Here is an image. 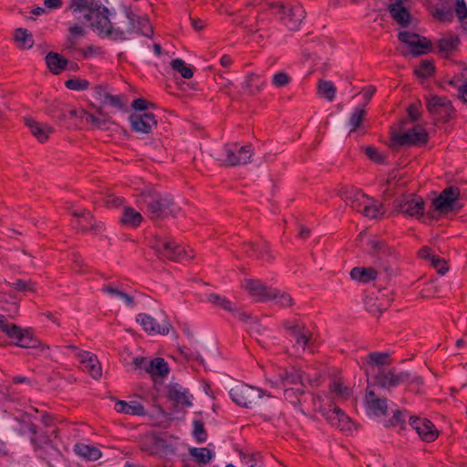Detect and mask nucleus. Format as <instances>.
Listing matches in <instances>:
<instances>
[{"mask_svg":"<svg viewBox=\"0 0 467 467\" xmlns=\"http://www.w3.org/2000/svg\"><path fill=\"white\" fill-rule=\"evenodd\" d=\"M9 286L11 288H13L14 290H16L19 292H27V291H34L35 283L26 281L24 279H16L15 282L10 283Z\"/></svg>","mask_w":467,"mask_h":467,"instance_id":"49","label":"nucleus"},{"mask_svg":"<svg viewBox=\"0 0 467 467\" xmlns=\"http://www.w3.org/2000/svg\"><path fill=\"white\" fill-rule=\"evenodd\" d=\"M364 151L368 158L372 161L379 164H382L385 162V157L378 150L377 148L373 146H367L364 149Z\"/></svg>","mask_w":467,"mask_h":467,"instance_id":"53","label":"nucleus"},{"mask_svg":"<svg viewBox=\"0 0 467 467\" xmlns=\"http://www.w3.org/2000/svg\"><path fill=\"white\" fill-rule=\"evenodd\" d=\"M339 196L343 199L347 204L351 206L352 202H357V199H367V201H370L368 196L363 193L361 191L357 189H341L339 192Z\"/></svg>","mask_w":467,"mask_h":467,"instance_id":"38","label":"nucleus"},{"mask_svg":"<svg viewBox=\"0 0 467 467\" xmlns=\"http://www.w3.org/2000/svg\"><path fill=\"white\" fill-rule=\"evenodd\" d=\"M428 140L429 134L426 130L417 125L404 132H392L390 148L396 150L400 146L422 147Z\"/></svg>","mask_w":467,"mask_h":467,"instance_id":"8","label":"nucleus"},{"mask_svg":"<svg viewBox=\"0 0 467 467\" xmlns=\"http://www.w3.org/2000/svg\"><path fill=\"white\" fill-rule=\"evenodd\" d=\"M323 417L329 424L341 430L345 428V424L349 420L344 411L334 404H329L328 409L324 410Z\"/></svg>","mask_w":467,"mask_h":467,"instance_id":"22","label":"nucleus"},{"mask_svg":"<svg viewBox=\"0 0 467 467\" xmlns=\"http://www.w3.org/2000/svg\"><path fill=\"white\" fill-rule=\"evenodd\" d=\"M420 106H421V103L420 101H418L416 103L410 104L408 107L407 112H408L409 119L410 121L414 122V121H417L420 119Z\"/></svg>","mask_w":467,"mask_h":467,"instance_id":"58","label":"nucleus"},{"mask_svg":"<svg viewBox=\"0 0 467 467\" xmlns=\"http://www.w3.org/2000/svg\"><path fill=\"white\" fill-rule=\"evenodd\" d=\"M398 38L400 42L411 47L410 53L414 57L432 51L431 42L425 36H421L416 33L401 31L399 33Z\"/></svg>","mask_w":467,"mask_h":467,"instance_id":"12","label":"nucleus"},{"mask_svg":"<svg viewBox=\"0 0 467 467\" xmlns=\"http://www.w3.org/2000/svg\"><path fill=\"white\" fill-rule=\"evenodd\" d=\"M381 269L379 271L373 267H354L350 271V276L354 280H358L362 283H368L369 281L375 280L378 275L384 277V274H380Z\"/></svg>","mask_w":467,"mask_h":467,"instance_id":"27","label":"nucleus"},{"mask_svg":"<svg viewBox=\"0 0 467 467\" xmlns=\"http://www.w3.org/2000/svg\"><path fill=\"white\" fill-rule=\"evenodd\" d=\"M389 11L392 18L403 27H407L410 23L411 16L410 12L402 5V0H397L396 3L389 5Z\"/></svg>","mask_w":467,"mask_h":467,"instance_id":"25","label":"nucleus"},{"mask_svg":"<svg viewBox=\"0 0 467 467\" xmlns=\"http://www.w3.org/2000/svg\"><path fill=\"white\" fill-rule=\"evenodd\" d=\"M435 71L433 62L431 60H422L418 67L414 68V74L420 78H426L431 77Z\"/></svg>","mask_w":467,"mask_h":467,"instance_id":"41","label":"nucleus"},{"mask_svg":"<svg viewBox=\"0 0 467 467\" xmlns=\"http://www.w3.org/2000/svg\"><path fill=\"white\" fill-rule=\"evenodd\" d=\"M191 397L189 395L188 390H181L180 389H177L176 387H173L169 390L168 398L172 400L176 404H182L186 407H192V402L191 401Z\"/></svg>","mask_w":467,"mask_h":467,"instance_id":"33","label":"nucleus"},{"mask_svg":"<svg viewBox=\"0 0 467 467\" xmlns=\"http://www.w3.org/2000/svg\"><path fill=\"white\" fill-rule=\"evenodd\" d=\"M25 123L40 142L47 140L49 134L54 131V129L47 124L40 123L29 117L25 118Z\"/></svg>","mask_w":467,"mask_h":467,"instance_id":"24","label":"nucleus"},{"mask_svg":"<svg viewBox=\"0 0 467 467\" xmlns=\"http://www.w3.org/2000/svg\"><path fill=\"white\" fill-rule=\"evenodd\" d=\"M87 113L84 110H77L75 109H63L57 115H54L55 118L65 119H73V118H80L82 119L83 116Z\"/></svg>","mask_w":467,"mask_h":467,"instance_id":"50","label":"nucleus"},{"mask_svg":"<svg viewBox=\"0 0 467 467\" xmlns=\"http://www.w3.org/2000/svg\"><path fill=\"white\" fill-rule=\"evenodd\" d=\"M329 389L332 392H335L338 397L343 398V399H348L352 394L351 389L345 386L343 384V382L341 381V379H334L330 383Z\"/></svg>","mask_w":467,"mask_h":467,"instance_id":"44","label":"nucleus"},{"mask_svg":"<svg viewBox=\"0 0 467 467\" xmlns=\"http://www.w3.org/2000/svg\"><path fill=\"white\" fill-rule=\"evenodd\" d=\"M455 13L460 22L467 18V6L464 0H456Z\"/></svg>","mask_w":467,"mask_h":467,"instance_id":"62","label":"nucleus"},{"mask_svg":"<svg viewBox=\"0 0 467 467\" xmlns=\"http://www.w3.org/2000/svg\"><path fill=\"white\" fill-rule=\"evenodd\" d=\"M284 326L295 338L296 346L297 348L305 350L306 348L311 347L313 333L307 330L305 326L297 323L291 324L289 321L285 322Z\"/></svg>","mask_w":467,"mask_h":467,"instance_id":"16","label":"nucleus"},{"mask_svg":"<svg viewBox=\"0 0 467 467\" xmlns=\"http://www.w3.org/2000/svg\"><path fill=\"white\" fill-rule=\"evenodd\" d=\"M368 244L371 253L378 258L376 264L377 267L382 270L380 274H384V279L389 280L395 274L394 265L396 258L394 256V249L379 240H370Z\"/></svg>","mask_w":467,"mask_h":467,"instance_id":"7","label":"nucleus"},{"mask_svg":"<svg viewBox=\"0 0 467 467\" xmlns=\"http://www.w3.org/2000/svg\"><path fill=\"white\" fill-rule=\"evenodd\" d=\"M365 403L368 410L375 416L381 417L387 412V399L378 398L376 393L368 387L365 394Z\"/></svg>","mask_w":467,"mask_h":467,"instance_id":"21","label":"nucleus"},{"mask_svg":"<svg viewBox=\"0 0 467 467\" xmlns=\"http://www.w3.org/2000/svg\"><path fill=\"white\" fill-rule=\"evenodd\" d=\"M409 423L416 431L420 438L426 442L433 441L438 437L439 432L435 425L426 418L411 416Z\"/></svg>","mask_w":467,"mask_h":467,"instance_id":"14","label":"nucleus"},{"mask_svg":"<svg viewBox=\"0 0 467 467\" xmlns=\"http://www.w3.org/2000/svg\"><path fill=\"white\" fill-rule=\"evenodd\" d=\"M189 453L199 464H207L214 455V453L206 447L191 448Z\"/></svg>","mask_w":467,"mask_h":467,"instance_id":"36","label":"nucleus"},{"mask_svg":"<svg viewBox=\"0 0 467 467\" xmlns=\"http://www.w3.org/2000/svg\"><path fill=\"white\" fill-rule=\"evenodd\" d=\"M136 203L150 220L175 217L181 210L171 194L152 187H145L137 195Z\"/></svg>","mask_w":467,"mask_h":467,"instance_id":"2","label":"nucleus"},{"mask_svg":"<svg viewBox=\"0 0 467 467\" xmlns=\"http://www.w3.org/2000/svg\"><path fill=\"white\" fill-rule=\"evenodd\" d=\"M65 86L72 90H86L89 87V82L86 79L70 78L65 82Z\"/></svg>","mask_w":467,"mask_h":467,"instance_id":"52","label":"nucleus"},{"mask_svg":"<svg viewBox=\"0 0 467 467\" xmlns=\"http://www.w3.org/2000/svg\"><path fill=\"white\" fill-rule=\"evenodd\" d=\"M150 103L142 99L139 98L132 101L131 107L135 109V112H147Z\"/></svg>","mask_w":467,"mask_h":467,"instance_id":"63","label":"nucleus"},{"mask_svg":"<svg viewBox=\"0 0 467 467\" xmlns=\"http://www.w3.org/2000/svg\"><path fill=\"white\" fill-rule=\"evenodd\" d=\"M273 293L276 294V296L271 297V299H275L276 304H278L282 307H289L292 306L294 303V299L287 293H280V291L276 289H273Z\"/></svg>","mask_w":467,"mask_h":467,"instance_id":"48","label":"nucleus"},{"mask_svg":"<svg viewBox=\"0 0 467 467\" xmlns=\"http://www.w3.org/2000/svg\"><path fill=\"white\" fill-rule=\"evenodd\" d=\"M114 409L119 413H125L129 415L142 416L146 414L144 406L136 400L130 402L124 400H118L115 403Z\"/></svg>","mask_w":467,"mask_h":467,"instance_id":"26","label":"nucleus"},{"mask_svg":"<svg viewBox=\"0 0 467 467\" xmlns=\"http://www.w3.org/2000/svg\"><path fill=\"white\" fill-rule=\"evenodd\" d=\"M30 441H31V443L36 448H42L50 442V439L46 433H40V434L36 433V435H31Z\"/></svg>","mask_w":467,"mask_h":467,"instance_id":"57","label":"nucleus"},{"mask_svg":"<svg viewBox=\"0 0 467 467\" xmlns=\"http://www.w3.org/2000/svg\"><path fill=\"white\" fill-rule=\"evenodd\" d=\"M410 379V373L407 371H401L396 373L394 370H382L375 376V381L380 388H395L405 382H409Z\"/></svg>","mask_w":467,"mask_h":467,"instance_id":"15","label":"nucleus"},{"mask_svg":"<svg viewBox=\"0 0 467 467\" xmlns=\"http://www.w3.org/2000/svg\"><path fill=\"white\" fill-rule=\"evenodd\" d=\"M382 205H376L370 203L369 201H367V202L363 206L362 213L370 219H377L379 214H382L383 212L381 211Z\"/></svg>","mask_w":467,"mask_h":467,"instance_id":"47","label":"nucleus"},{"mask_svg":"<svg viewBox=\"0 0 467 467\" xmlns=\"http://www.w3.org/2000/svg\"><path fill=\"white\" fill-rule=\"evenodd\" d=\"M317 92L321 97L325 98L328 101H333L337 88L331 81L321 79L317 84Z\"/></svg>","mask_w":467,"mask_h":467,"instance_id":"37","label":"nucleus"},{"mask_svg":"<svg viewBox=\"0 0 467 467\" xmlns=\"http://www.w3.org/2000/svg\"><path fill=\"white\" fill-rule=\"evenodd\" d=\"M270 9L289 30H297L306 16V11L298 3H271Z\"/></svg>","mask_w":467,"mask_h":467,"instance_id":"4","label":"nucleus"},{"mask_svg":"<svg viewBox=\"0 0 467 467\" xmlns=\"http://www.w3.org/2000/svg\"><path fill=\"white\" fill-rule=\"evenodd\" d=\"M129 120L131 131L135 133L149 134L157 126V119L151 112H133Z\"/></svg>","mask_w":467,"mask_h":467,"instance_id":"13","label":"nucleus"},{"mask_svg":"<svg viewBox=\"0 0 467 467\" xmlns=\"http://www.w3.org/2000/svg\"><path fill=\"white\" fill-rule=\"evenodd\" d=\"M258 456L259 455L256 453H241V460L245 465H247V467H260L257 464Z\"/></svg>","mask_w":467,"mask_h":467,"instance_id":"61","label":"nucleus"},{"mask_svg":"<svg viewBox=\"0 0 467 467\" xmlns=\"http://www.w3.org/2000/svg\"><path fill=\"white\" fill-rule=\"evenodd\" d=\"M229 394L236 405L249 409L257 403V400L264 396L265 392L261 389L239 383L230 389Z\"/></svg>","mask_w":467,"mask_h":467,"instance_id":"10","label":"nucleus"},{"mask_svg":"<svg viewBox=\"0 0 467 467\" xmlns=\"http://www.w3.org/2000/svg\"><path fill=\"white\" fill-rule=\"evenodd\" d=\"M460 38L455 35H448L440 38L437 42L439 52H451L458 48Z\"/></svg>","mask_w":467,"mask_h":467,"instance_id":"34","label":"nucleus"},{"mask_svg":"<svg viewBox=\"0 0 467 467\" xmlns=\"http://www.w3.org/2000/svg\"><path fill=\"white\" fill-rule=\"evenodd\" d=\"M224 157L221 159L225 166L234 167L251 162L252 145L239 146L237 142L226 143L223 149Z\"/></svg>","mask_w":467,"mask_h":467,"instance_id":"9","label":"nucleus"},{"mask_svg":"<svg viewBox=\"0 0 467 467\" xmlns=\"http://www.w3.org/2000/svg\"><path fill=\"white\" fill-rule=\"evenodd\" d=\"M142 219L140 213L135 211L132 207H125L120 218V223L123 225L136 228L140 224Z\"/></svg>","mask_w":467,"mask_h":467,"instance_id":"32","label":"nucleus"},{"mask_svg":"<svg viewBox=\"0 0 467 467\" xmlns=\"http://www.w3.org/2000/svg\"><path fill=\"white\" fill-rule=\"evenodd\" d=\"M366 110L363 108H357L352 112L348 124L351 127L350 132L356 131L358 128L361 127V124L365 119Z\"/></svg>","mask_w":467,"mask_h":467,"instance_id":"42","label":"nucleus"},{"mask_svg":"<svg viewBox=\"0 0 467 467\" xmlns=\"http://www.w3.org/2000/svg\"><path fill=\"white\" fill-rule=\"evenodd\" d=\"M16 427L15 430L19 435L36 434V426L33 423L28 414H24L21 418L16 419Z\"/></svg>","mask_w":467,"mask_h":467,"instance_id":"30","label":"nucleus"},{"mask_svg":"<svg viewBox=\"0 0 467 467\" xmlns=\"http://www.w3.org/2000/svg\"><path fill=\"white\" fill-rule=\"evenodd\" d=\"M173 70L179 72L182 78H191L193 76V70L191 67L187 66L186 63L181 58L172 59L171 62Z\"/></svg>","mask_w":467,"mask_h":467,"instance_id":"40","label":"nucleus"},{"mask_svg":"<svg viewBox=\"0 0 467 467\" xmlns=\"http://www.w3.org/2000/svg\"><path fill=\"white\" fill-rule=\"evenodd\" d=\"M85 116L87 122H90L95 128L98 129H104L105 125L108 123L107 119L98 118L91 113L87 112L85 113Z\"/></svg>","mask_w":467,"mask_h":467,"instance_id":"59","label":"nucleus"},{"mask_svg":"<svg viewBox=\"0 0 467 467\" xmlns=\"http://www.w3.org/2000/svg\"><path fill=\"white\" fill-rule=\"evenodd\" d=\"M265 84L266 82L263 76L250 73L243 82L242 88L248 95L254 96L264 89Z\"/></svg>","mask_w":467,"mask_h":467,"instance_id":"23","label":"nucleus"},{"mask_svg":"<svg viewBox=\"0 0 467 467\" xmlns=\"http://www.w3.org/2000/svg\"><path fill=\"white\" fill-rule=\"evenodd\" d=\"M426 107L433 117L443 122L449 121L455 113L451 101L444 97L433 96L427 99Z\"/></svg>","mask_w":467,"mask_h":467,"instance_id":"11","label":"nucleus"},{"mask_svg":"<svg viewBox=\"0 0 467 467\" xmlns=\"http://www.w3.org/2000/svg\"><path fill=\"white\" fill-rule=\"evenodd\" d=\"M69 9L73 13L87 12L84 18L91 22V26L99 31V35L113 41H124L126 34H140L151 37L153 29L147 18L135 14L130 7H125L123 12L129 21L126 31L119 27L114 28L108 14L109 9L97 0H70Z\"/></svg>","mask_w":467,"mask_h":467,"instance_id":"1","label":"nucleus"},{"mask_svg":"<svg viewBox=\"0 0 467 467\" xmlns=\"http://www.w3.org/2000/svg\"><path fill=\"white\" fill-rule=\"evenodd\" d=\"M149 361L146 358L137 357L133 358L132 364L134 365L136 369H144L146 371V368L148 367Z\"/></svg>","mask_w":467,"mask_h":467,"instance_id":"64","label":"nucleus"},{"mask_svg":"<svg viewBox=\"0 0 467 467\" xmlns=\"http://www.w3.org/2000/svg\"><path fill=\"white\" fill-rule=\"evenodd\" d=\"M281 382L284 386L290 384H302V373L293 368L292 371H285L279 375Z\"/></svg>","mask_w":467,"mask_h":467,"instance_id":"43","label":"nucleus"},{"mask_svg":"<svg viewBox=\"0 0 467 467\" xmlns=\"http://www.w3.org/2000/svg\"><path fill=\"white\" fill-rule=\"evenodd\" d=\"M101 291L103 293L109 294L112 296H117L118 298L124 301V303L128 306L133 307L135 306V300L134 297L127 293H125L122 290L118 289L117 287L113 286L112 285H106L101 288Z\"/></svg>","mask_w":467,"mask_h":467,"instance_id":"35","label":"nucleus"},{"mask_svg":"<svg viewBox=\"0 0 467 467\" xmlns=\"http://www.w3.org/2000/svg\"><path fill=\"white\" fill-rule=\"evenodd\" d=\"M431 265L437 269L439 274L444 275L448 271L445 260L440 258L439 256H431Z\"/></svg>","mask_w":467,"mask_h":467,"instance_id":"60","label":"nucleus"},{"mask_svg":"<svg viewBox=\"0 0 467 467\" xmlns=\"http://www.w3.org/2000/svg\"><path fill=\"white\" fill-rule=\"evenodd\" d=\"M150 247L153 249L161 259L171 261L190 260L192 255H188L184 247L178 244L172 239H164L160 236H154L150 240Z\"/></svg>","mask_w":467,"mask_h":467,"instance_id":"6","label":"nucleus"},{"mask_svg":"<svg viewBox=\"0 0 467 467\" xmlns=\"http://www.w3.org/2000/svg\"><path fill=\"white\" fill-rule=\"evenodd\" d=\"M45 60L50 72L55 75L60 74L69 63L67 58L56 52L47 53Z\"/></svg>","mask_w":467,"mask_h":467,"instance_id":"28","label":"nucleus"},{"mask_svg":"<svg viewBox=\"0 0 467 467\" xmlns=\"http://www.w3.org/2000/svg\"><path fill=\"white\" fill-rule=\"evenodd\" d=\"M136 321L139 322L143 329L150 335H167L171 328V324L167 320L158 323L151 316L140 313L137 316Z\"/></svg>","mask_w":467,"mask_h":467,"instance_id":"18","label":"nucleus"},{"mask_svg":"<svg viewBox=\"0 0 467 467\" xmlns=\"http://www.w3.org/2000/svg\"><path fill=\"white\" fill-rule=\"evenodd\" d=\"M123 97L119 95H105V99H103V105H110L117 109H123L125 107V103L122 100Z\"/></svg>","mask_w":467,"mask_h":467,"instance_id":"55","label":"nucleus"},{"mask_svg":"<svg viewBox=\"0 0 467 467\" xmlns=\"http://www.w3.org/2000/svg\"><path fill=\"white\" fill-rule=\"evenodd\" d=\"M193 437L198 443H202L207 440V432L204 429V424L200 420H193Z\"/></svg>","mask_w":467,"mask_h":467,"instance_id":"46","label":"nucleus"},{"mask_svg":"<svg viewBox=\"0 0 467 467\" xmlns=\"http://www.w3.org/2000/svg\"><path fill=\"white\" fill-rule=\"evenodd\" d=\"M291 80L292 78L287 73L279 71L273 76L272 84L276 88H283L287 86Z\"/></svg>","mask_w":467,"mask_h":467,"instance_id":"51","label":"nucleus"},{"mask_svg":"<svg viewBox=\"0 0 467 467\" xmlns=\"http://www.w3.org/2000/svg\"><path fill=\"white\" fill-rule=\"evenodd\" d=\"M0 330L4 332L11 343L23 348H41L43 351L46 347L40 343L30 328H22L21 327L8 322L5 316L0 314Z\"/></svg>","mask_w":467,"mask_h":467,"instance_id":"3","label":"nucleus"},{"mask_svg":"<svg viewBox=\"0 0 467 467\" xmlns=\"http://www.w3.org/2000/svg\"><path fill=\"white\" fill-rule=\"evenodd\" d=\"M85 369L88 371L90 376L93 379H99L102 375V368L100 363L99 362L97 356H95L93 358L88 360V363L84 365Z\"/></svg>","mask_w":467,"mask_h":467,"instance_id":"45","label":"nucleus"},{"mask_svg":"<svg viewBox=\"0 0 467 467\" xmlns=\"http://www.w3.org/2000/svg\"><path fill=\"white\" fill-rule=\"evenodd\" d=\"M389 357V355L385 352H371L368 356L369 363L376 366H382L387 364Z\"/></svg>","mask_w":467,"mask_h":467,"instance_id":"54","label":"nucleus"},{"mask_svg":"<svg viewBox=\"0 0 467 467\" xmlns=\"http://www.w3.org/2000/svg\"><path fill=\"white\" fill-rule=\"evenodd\" d=\"M170 371L168 363L162 358H155L149 361L146 372L151 377H165Z\"/></svg>","mask_w":467,"mask_h":467,"instance_id":"29","label":"nucleus"},{"mask_svg":"<svg viewBox=\"0 0 467 467\" xmlns=\"http://www.w3.org/2000/svg\"><path fill=\"white\" fill-rule=\"evenodd\" d=\"M15 40L19 43L23 48H30L34 45L33 36L24 28H17L16 30Z\"/></svg>","mask_w":467,"mask_h":467,"instance_id":"39","label":"nucleus"},{"mask_svg":"<svg viewBox=\"0 0 467 467\" xmlns=\"http://www.w3.org/2000/svg\"><path fill=\"white\" fill-rule=\"evenodd\" d=\"M244 251L249 257L258 260H265L267 262H272L274 260L269 244L265 241L244 243Z\"/></svg>","mask_w":467,"mask_h":467,"instance_id":"19","label":"nucleus"},{"mask_svg":"<svg viewBox=\"0 0 467 467\" xmlns=\"http://www.w3.org/2000/svg\"><path fill=\"white\" fill-rule=\"evenodd\" d=\"M74 451L78 455L88 461H96L101 457L99 449L93 445L77 443Z\"/></svg>","mask_w":467,"mask_h":467,"instance_id":"31","label":"nucleus"},{"mask_svg":"<svg viewBox=\"0 0 467 467\" xmlns=\"http://www.w3.org/2000/svg\"><path fill=\"white\" fill-rule=\"evenodd\" d=\"M425 202L421 197L409 196L398 201L397 209L408 216H420L424 214Z\"/></svg>","mask_w":467,"mask_h":467,"instance_id":"17","label":"nucleus"},{"mask_svg":"<svg viewBox=\"0 0 467 467\" xmlns=\"http://www.w3.org/2000/svg\"><path fill=\"white\" fill-rule=\"evenodd\" d=\"M460 194L461 191L458 187H446L441 192L438 197L433 199L426 216L430 219H437L436 213L447 214L461 209L462 205L459 202Z\"/></svg>","mask_w":467,"mask_h":467,"instance_id":"5","label":"nucleus"},{"mask_svg":"<svg viewBox=\"0 0 467 467\" xmlns=\"http://www.w3.org/2000/svg\"><path fill=\"white\" fill-rule=\"evenodd\" d=\"M244 288L251 296L258 297L260 301H268L271 300V297L276 296L272 288L256 279H246Z\"/></svg>","mask_w":467,"mask_h":467,"instance_id":"20","label":"nucleus"},{"mask_svg":"<svg viewBox=\"0 0 467 467\" xmlns=\"http://www.w3.org/2000/svg\"><path fill=\"white\" fill-rule=\"evenodd\" d=\"M433 16L440 21L451 22L453 19V11L451 9L436 8Z\"/></svg>","mask_w":467,"mask_h":467,"instance_id":"56","label":"nucleus"}]
</instances>
